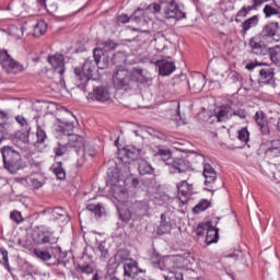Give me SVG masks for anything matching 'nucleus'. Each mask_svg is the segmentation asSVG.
Masks as SVG:
<instances>
[{
    "label": "nucleus",
    "instance_id": "28",
    "mask_svg": "<svg viewBox=\"0 0 280 280\" xmlns=\"http://www.w3.org/2000/svg\"><path fill=\"white\" fill-rule=\"evenodd\" d=\"M233 107L231 105H221L219 112L215 114L218 121H224V119H229L231 117Z\"/></svg>",
    "mask_w": 280,
    "mask_h": 280
},
{
    "label": "nucleus",
    "instance_id": "20",
    "mask_svg": "<svg viewBox=\"0 0 280 280\" xmlns=\"http://www.w3.org/2000/svg\"><path fill=\"white\" fill-rule=\"evenodd\" d=\"M140 211H141V202L136 201L130 206L129 210L121 209V210H118V213L122 222H130V220L132 219V213H139Z\"/></svg>",
    "mask_w": 280,
    "mask_h": 280
},
{
    "label": "nucleus",
    "instance_id": "47",
    "mask_svg": "<svg viewBox=\"0 0 280 280\" xmlns=\"http://www.w3.org/2000/svg\"><path fill=\"white\" fill-rule=\"evenodd\" d=\"M0 253L2 255L3 266H4L5 270H8V272H12V268L10 267V260L8 258V250L5 248L1 247Z\"/></svg>",
    "mask_w": 280,
    "mask_h": 280
},
{
    "label": "nucleus",
    "instance_id": "44",
    "mask_svg": "<svg viewBox=\"0 0 280 280\" xmlns=\"http://www.w3.org/2000/svg\"><path fill=\"white\" fill-rule=\"evenodd\" d=\"M238 141H242L243 143H248L250 140V132H248V128L243 127L237 135Z\"/></svg>",
    "mask_w": 280,
    "mask_h": 280
},
{
    "label": "nucleus",
    "instance_id": "6",
    "mask_svg": "<svg viewBox=\"0 0 280 280\" xmlns=\"http://www.w3.org/2000/svg\"><path fill=\"white\" fill-rule=\"evenodd\" d=\"M258 35H260L265 40H267V43H279L280 42L279 22L266 23Z\"/></svg>",
    "mask_w": 280,
    "mask_h": 280
},
{
    "label": "nucleus",
    "instance_id": "29",
    "mask_svg": "<svg viewBox=\"0 0 280 280\" xmlns=\"http://www.w3.org/2000/svg\"><path fill=\"white\" fill-rule=\"evenodd\" d=\"M15 121L21 126L25 137H30V132H32V127L27 122V119H25L23 115H18L15 116Z\"/></svg>",
    "mask_w": 280,
    "mask_h": 280
},
{
    "label": "nucleus",
    "instance_id": "63",
    "mask_svg": "<svg viewBox=\"0 0 280 280\" xmlns=\"http://www.w3.org/2000/svg\"><path fill=\"white\" fill-rule=\"evenodd\" d=\"M82 165H84V159H82L81 161L77 162V167H82Z\"/></svg>",
    "mask_w": 280,
    "mask_h": 280
},
{
    "label": "nucleus",
    "instance_id": "40",
    "mask_svg": "<svg viewBox=\"0 0 280 280\" xmlns=\"http://www.w3.org/2000/svg\"><path fill=\"white\" fill-rule=\"evenodd\" d=\"M68 150L70 149L67 143L57 142V145L54 148L55 156H65Z\"/></svg>",
    "mask_w": 280,
    "mask_h": 280
},
{
    "label": "nucleus",
    "instance_id": "7",
    "mask_svg": "<svg viewBox=\"0 0 280 280\" xmlns=\"http://www.w3.org/2000/svg\"><path fill=\"white\" fill-rule=\"evenodd\" d=\"M1 62H2L3 69H5L8 73H21L24 69L21 62L14 60L10 56V54H8V50H4L1 54Z\"/></svg>",
    "mask_w": 280,
    "mask_h": 280
},
{
    "label": "nucleus",
    "instance_id": "2",
    "mask_svg": "<svg viewBox=\"0 0 280 280\" xmlns=\"http://www.w3.org/2000/svg\"><path fill=\"white\" fill-rule=\"evenodd\" d=\"M211 221L201 222L198 224V226L195 230V233L198 237H205L206 233V244L207 246H211V244H218V241L220 240V229L215 228L218 226V221L220 218H214Z\"/></svg>",
    "mask_w": 280,
    "mask_h": 280
},
{
    "label": "nucleus",
    "instance_id": "53",
    "mask_svg": "<svg viewBox=\"0 0 280 280\" xmlns=\"http://www.w3.org/2000/svg\"><path fill=\"white\" fill-rule=\"evenodd\" d=\"M38 237L39 244H51V235L45 234V232H40Z\"/></svg>",
    "mask_w": 280,
    "mask_h": 280
},
{
    "label": "nucleus",
    "instance_id": "11",
    "mask_svg": "<svg viewBox=\"0 0 280 280\" xmlns=\"http://www.w3.org/2000/svg\"><path fill=\"white\" fill-rule=\"evenodd\" d=\"M68 118H58L57 120L61 122V125H58L56 128L57 132H61V135H65V137H69V135H72L71 131L75 128V125L73 121H75V116L71 114V112L66 110Z\"/></svg>",
    "mask_w": 280,
    "mask_h": 280
},
{
    "label": "nucleus",
    "instance_id": "35",
    "mask_svg": "<svg viewBox=\"0 0 280 280\" xmlns=\"http://www.w3.org/2000/svg\"><path fill=\"white\" fill-rule=\"evenodd\" d=\"M38 5L43 8L44 10H47V12H54V10H58V5L54 0H37Z\"/></svg>",
    "mask_w": 280,
    "mask_h": 280
},
{
    "label": "nucleus",
    "instance_id": "60",
    "mask_svg": "<svg viewBox=\"0 0 280 280\" xmlns=\"http://www.w3.org/2000/svg\"><path fill=\"white\" fill-rule=\"evenodd\" d=\"M31 185L34 187V189H40V187H43V182L36 178H31Z\"/></svg>",
    "mask_w": 280,
    "mask_h": 280
},
{
    "label": "nucleus",
    "instance_id": "64",
    "mask_svg": "<svg viewBox=\"0 0 280 280\" xmlns=\"http://www.w3.org/2000/svg\"><path fill=\"white\" fill-rule=\"evenodd\" d=\"M141 280H155L153 277H150V276H144L142 277Z\"/></svg>",
    "mask_w": 280,
    "mask_h": 280
},
{
    "label": "nucleus",
    "instance_id": "10",
    "mask_svg": "<svg viewBox=\"0 0 280 280\" xmlns=\"http://www.w3.org/2000/svg\"><path fill=\"white\" fill-rule=\"evenodd\" d=\"M109 194H112L113 198L116 199L117 202H126V200H128V188L119 184L117 174L114 175V184L110 187Z\"/></svg>",
    "mask_w": 280,
    "mask_h": 280
},
{
    "label": "nucleus",
    "instance_id": "32",
    "mask_svg": "<svg viewBox=\"0 0 280 280\" xmlns=\"http://www.w3.org/2000/svg\"><path fill=\"white\" fill-rule=\"evenodd\" d=\"M125 159H129V161H137L139 159L140 151L135 147H126L124 148Z\"/></svg>",
    "mask_w": 280,
    "mask_h": 280
},
{
    "label": "nucleus",
    "instance_id": "57",
    "mask_svg": "<svg viewBox=\"0 0 280 280\" xmlns=\"http://www.w3.org/2000/svg\"><path fill=\"white\" fill-rule=\"evenodd\" d=\"M225 257H228L230 259H234L235 261H237V259H242L243 254H242L241 250H234L232 254L225 255Z\"/></svg>",
    "mask_w": 280,
    "mask_h": 280
},
{
    "label": "nucleus",
    "instance_id": "34",
    "mask_svg": "<svg viewBox=\"0 0 280 280\" xmlns=\"http://www.w3.org/2000/svg\"><path fill=\"white\" fill-rule=\"evenodd\" d=\"M151 264H152V266H153V268H158L159 270H162V271H167V270H170L168 268H167V266L165 265V261H163L162 259H161V256L160 255H156V256H152V258H151Z\"/></svg>",
    "mask_w": 280,
    "mask_h": 280
},
{
    "label": "nucleus",
    "instance_id": "45",
    "mask_svg": "<svg viewBox=\"0 0 280 280\" xmlns=\"http://www.w3.org/2000/svg\"><path fill=\"white\" fill-rule=\"evenodd\" d=\"M172 231V224L170 222H161L158 226V235H165Z\"/></svg>",
    "mask_w": 280,
    "mask_h": 280
},
{
    "label": "nucleus",
    "instance_id": "33",
    "mask_svg": "<svg viewBox=\"0 0 280 280\" xmlns=\"http://www.w3.org/2000/svg\"><path fill=\"white\" fill-rule=\"evenodd\" d=\"M36 143L38 144L45 143V141L48 139L47 131H45V128L38 124L36 125Z\"/></svg>",
    "mask_w": 280,
    "mask_h": 280
},
{
    "label": "nucleus",
    "instance_id": "18",
    "mask_svg": "<svg viewBox=\"0 0 280 280\" xmlns=\"http://www.w3.org/2000/svg\"><path fill=\"white\" fill-rule=\"evenodd\" d=\"M68 138V148L74 150L77 154H80V150H84V137L75 133H70Z\"/></svg>",
    "mask_w": 280,
    "mask_h": 280
},
{
    "label": "nucleus",
    "instance_id": "42",
    "mask_svg": "<svg viewBox=\"0 0 280 280\" xmlns=\"http://www.w3.org/2000/svg\"><path fill=\"white\" fill-rule=\"evenodd\" d=\"M155 156H161L162 161H170L172 158V151H170L167 148L159 147Z\"/></svg>",
    "mask_w": 280,
    "mask_h": 280
},
{
    "label": "nucleus",
    "instance_id": "15",
    "mask_svg": "<svg viewBox=\"0 0 280 280\" xmlns=\"http://www.w3.org/2000/svg\"><path fill=\"white\" fill-rule=\"evenodd\" d=\"M93 58L98 69H108V67L110 66V59H108V54L104 52V49L102 48H95L93 50Z\"/></svg>",
    "mask_w": 280,
    "mask_h": 280
},
{
    "label": "nucleus",
    "instance_id": "22",
    "mask_svg": "<svg viewBox=\"0 0 280 280\" xmlns=\"http://www.w3.org/2000/svg\"><path fill=\"white\" fill-rule=\"evenodd\" d=\"M202 174H203V177L206 178L205 180L206 187H213V183L218 180V173L215 172V168H213L211 164H205Z\"/></svg>",
    "mask_w": 280,
    "mask_h": 280
},
{
    "label": "nucleus",
    "instance_id": "54",
    "mask_svg": "<svg viewBox=\"0 0 280 280\" xmlns=\"http://www.w3.org/2000/svg\"><path fill=\"white\" fill-rule=\"evenodd\" d=\"M106 51H113V49H117V43L113 39H108L103 43Z\"/></svg>",
    "mask_w": 280,
    "mask_h": 280
},
{
    "label": "nucleus",
    "instance_id": "46",
    "mask_svg": "<svg viewBox=\"0 0 280 280\" xmlns=\"http://www.w3.org/2000/svg\"><path fill=\"white\" fill-rule=\"evenodd\" d=\"M262 12H264L266 19H270V16H275V15L279 14V10H277V8H275L270 4H266L265 8L262 9Z\"/></svg>",
    "mask_w": 280,
    "mask_h": 280
},
{
    "label": "nucleus",
    "instance_id": "61",
    "mask_svg": "<svg viewBox=\"0 0 280 280\" xmlns=\"http://www.w3.org/2000/svg\"><path fill=\"white\" fill-rule=\"evenodd\" d=\"M7 119H8V116L5 115V113H0V126H3Z\"/></svg>",
    "mask_w": 280,
    "mask_h": 280
},
{
    "label": "nucleus",
    "instance_id": "8",
    "mask_svg": "<svg viewBox=\"0 0 280 280\" xmlns=\"http://www.w3.org/2000/svg\"><path fill=\"white\" fill-rule=\"evenodd\" d=\"M264 40L266 39L259 34L252 37L248 43L250 52L255 56H266L268 54V46H266V43Z\"/></svg>",
    "mask_w": 280,
    "mask_h": 280
},
{
    "label": "nucleus",
    "instance_id": "27",
    "mask_svg": "<svg viewBox=\"0 0 280 280\" xmlns=\"http://www.w3.org/2000/svg\"><path fill=\"white\" fill-rule=\"evenodd\" d=\"M94 97L97 102H108L110 100V92H108V89L100 86L94 90Z\"/></svg>",
    "mask_w": 280,
    "mask_h": 280
},
{
    "label": "nucleus",
    "instance_id": "59",
    "mask_svg": "<svg viewBox=\"0 0 280 280\" xmlns=\"http://www.w3.org/2000/svg\"><path fill=\"white\" fill-rule=\"evenodd\" d=\"M83 156H95L97 154V150L95 148H86L82 151Z\"/></svg>",
    "mask_w": 280,
    "mask_h": 280
},
{
    "label": "nucleus",
    "instance_id": "4",
    "mask_svg": "<svg viewBox=\"0 0 280 280\" xmlns=\"http://www.w3.org/2000/svg\"><path fill=\"white\" fill-rule=\"evenodd\" d=\"M96 67L95 61L86 59L82 68H74V80L79 89L86 91V84H89V80L93 78Z\"/></svg>",
    "mask_w": 280,
    "mask_h": 280
},
{
    "label": "nucleus",
    "instance_id": "3",
    "mask_svg": "<svg viewBox=\"0 0 280 280\" xmlns=\"http://www.w3.org/2000/svg\"><path fill=\"white\" fill-rule=\"evenodd\" d=\"M2 161L5 170L11 174H16L19 170H23V159L21 153L12 145H4L1 148Z\"/></svg>",
    "mask_w": 280,
    "mask_h": 280
},
{
    "label": "nucleus",
    "instance_id": "51",
    "mask_svg": "<svg viewBox=\"0 0 280 280\" xmlns=\"http://www.w3.org/2000/svg\"><path fill=\"white\" fill-rule=\"evenodd\" d=\"M172 276H164L165 280H185L183 272L180 271H171Z\"/></svg>",
    "mask_w": 280,
    "mask_h": 280
},
{
    "label": "nucleus",
    "instance_id": "39",
    "mask_svg": "<svg viewBox=\"0 0 280 280\" xmlns=\"http://www.w3.org/2000/svg\"><path fill=\"white\" fill-rule=\"evenodd\" d=\"M211 207V201L207 199H201L196 207H194L192 211L195 213H202V211H207Z\"/></svg>",
    "mask_w": 280,
    "mask_h": 280
},
{
    "label": "nucleus",
    "instance_id": "38",
    "mask_svg": "<svg viewBox=\"0 0 280 280\" xmlns=\"http://www.w3.org/2000/svg\"><path fill=\"white\" fill-rule=\"evenodd\" d=\"M268 54H269L271 62H275V65H277V62L280 61V46L279 45H277L272 48H268Z\"/></svg>",
    "mask_w": 280,
    "mask_h": 280
},
{
    "label": "nucleus",
    "instance_id": "41",
    "mask_svg": "<svg viewBox=\"0 0 280 280\" xmlns=\"http://www.w3.org/2000/svg\"><path fill=\"white\" fill-rule=\"evenodd\" d=\"M159 60L156 59V54L154 52H143L141 62L147 65H155Z\"/></svg>",
    "mask_w": 280,
    "mask_h": 280
},
{
    "label": "nucleus",
    "instance_id": "16",
    "mask_svg": "<svg viewBox=\"0 0 280 280\" xmlns=\"http://www.w3.org/2000/svg\"><path fill=\"white\" fill-rule=\"evenodd\" d=\"M60 247L49 246L46 248L37 247L33 250V254L39 261H49L54 257V253H59Z\"/></svg>",
    "mask_w": 280,
    "mask_h": 280
},
{
    "label": "nucleus",
    "instance_id": "36",
    "mask_svg": "<svg viewBox=\"0 0 280 280\" xmlns=\"http://www.w3.org/2000/svg\"><path fill=\"white\" fill-rule=\"evenodd\" d=\"M126 54L118 51L116 54H114L113 58H112V62L113 65H116V69H118V67H124L121 65H126Z\"/></svg>",
    "mask_w": 280,
    "mask_h": 280
},
{
    "label": "nucleus",
    "instance_id": "48",
    "mask_svg": "<svg viewBox=\"0 0 280 280\" xmlns=\"http://www.w3.org/2000/svg\"><path fill=\"white\" fill-rule=\"evenodd\" d=\"M184 187H186V189H189V184L187 183V180H182L179 184H177L178 194L184 198H187V190Z\"/></svg>",
    "mask_w": 280,
    "mask_h": 280
},
{
    "label": "nucleus",
    "instance_id": "58",
    "mask_svg": "<svg viewBox=\"0 0 280 280\" xmlns=\"http://www.w3.org/2000/svg\"><path fill=\"white\" fill-rule=\"evenodd\" d=\"M154 80V78H152V75H144L142 74L141 78V84H145V86H152V81Z\"/></svg>",
    "mask_w": 280,
    "mask_h": 280
},
{
    "label": "nucleus",
    "instance_id": "26",
    "mask_svg": "<svg viewBox=\"0 0 280 280\" xmlns=\"http://www.w3.org/2000/svg\"><path fill=\"white\" fill-rule=\"evenodd\" d=\"M188 86L194 91V93H200L205 89V78L194 77L188 80Z\"/></svg>",
    "mask_w": 280,
    "mask_h": 280
},
{
    "label": "nucleus",
    "instance_id": "12",
    "mask_svg": "<svg viewBox=\"0 0 280 280\" xmlns=\"http://www.w3.org/2000/svg\"><path fill=\"white\" fill-rule=\"evenodd\" d=\"M254 121L262 137L270 135V126L268 124V115L264 110H258L254 115Z\"/></svg>",
    "mask_w": 280,
    "mask_h": 280
},
{
    "label": "nucleus",
    "instance_id": "55",
    "mask_svg": "<svg viewBox=\"0 0 280 280\" xmlns=\"http://www.w3.org/2000/svg\"><path fill=\"white\" fill-rule=\"evenodd\" d=\"M10 218L11 220H13V222H16L18 224H21V222H23V217L19 211L11 212Z\"/></svg>",
    "mask_w": 280,
    "mask_h": 280
},
{
    "label": "nucleus",
    "instance_id": "30",
    "mask_svg": "<svg viewBox=\"0 0 280 280\" xmlns=\"http://www.w3.org/2000/svg\"><path fill=\"white\" fill-rule=\"evenodd\" d=\"M8 10H11L14 16H21V14H23V10L24 12H27V10H30V7H27V4L25 3L16 5L14 2H11L8 7Z\"/></svg>",
    "mask_w": 280,
    "mask_h": 280
},
{
    "label": "nucleus",
    "instance_id": "50",
    "mask_svg": "<svg viewBox=\"0 0 280 280\" xmlns=\"http://www.w3.org/2000/svg\"><path fill=\"white\" fill-rule=\"evenodd\" d=\"M230 117H240L241 119H246V117H247L246 109H244V108L233 109L232 108V114L230 115Z\"/></svg>",
    "mask_w": 280,
    "mask_h": 280
},
{
    "label": "nucleus",
    "instance_id": "37",
    "mask_svg": "<svg viewBox=\"0 0 280 280\" xmlns=\"http://www.w3.org/2000/svg\"><path fill=\"white\" fill-rule=\"evenodd\" d=\"M47 32V23L45 21H39L35 26L33 31V36L36 38H39V36H43Z\"/></svg>",
    "mask_w": 280,
    "mask_h": 280
},
{
    "label": "nucleus",
    "instance_id": "23",
    "mask_svg": "<svg viewBox=\"0 0 280 280\" xmlns=\"http://www.w3.org/2000/svg\"><path fill=\"white\" fill-rule=\"evenodd\" d=\"M124 271L125 277H131V279H137L139 272H141V269H139L137 261L128 260L124 264Z\"/></svg>",
    "mask_w": 280,
    "mask_h": 280
},
{
    "label": "nucleus",
    "instance_id": "24",
    "mask_svg": "<svg viewBox=\"0 0 280 280\" xmlns=\"http://www.w3.org/2000/svg\"><path fill=\"white\" fill-rule=\"evenodd\" d=\"M257 25H259V15H253V16L248 18L241 24V27H242L241 34L243 36H246V34H248L249 30H253V27H257Z\"/></svg>",
    "mask_w": 280,
    "mask_h": 280
},
{
    "label": "nucleus",
    "instance_id": "31",
    "mask_svg": "<svg viewBox=\"0 0 280 280\" xmlns=\"http://www.w3.org/2000/svg\"><path fill=\"white\" fill-rule=\"evenodd\" d=\"M52 172L58 180H65L67 178V172H65V168L62 167V162H56L52 165Z\"/></svg>",
    "mask_w": 280,
    "mask_h": 280
},
{
    "label": "nucleus",
    "instance_id": "43",
    "mask_svg": "<svg viewBox=\"0 0 280 280\" xmlns=\"http://www.w3.org/2000/svg\"><path fill=\"white\" fill-rule=\"evenodd\" d=\"M141 167V176H145V174H149L150 176L154 175V167H152V164L148 163V161L142 160Z\"/></svg>",
    "mask_w": 280,
    "mask_h": 280
},
{
    "label": "nucleus",
    "instance_id": "49",
    "mask_svg": "<svg viewBox=\"0 0 280 280\" xmlns=\"http://www.w3.org/2000/svg\"><path fill=\"white\" fill-rule=\"evenodd\" d=\"M88 211L95 213V215H102V205L90 203L86 206Z\"/></svg>",
    "mask_w": 280,
    "mask_h": 280
},
{
    "label": "nucleus",
    "instance_id": "21",
    "mask_svg": "<svg viewBox=\"0 0 280 280\" xmlns=\"http://www.w3.org/2000/svg\"><path fill=\"white\" fill-rule=\"evenodd\" d=\"M42 213H48V215H52L54 220H59L60 222H69V214L67 213V210L62 207H56V208H48Z\"/></svg>",
    "mask_w": 280,
    "mask_h": 280
},
{
    "label": "nucleus",
    "instance_id": "19",
    "mask_svg": "<svg viewBox=\"0 0 280 280\" xmlns=\"http://www.w3.org/2000/svg\"><path fill=\"white\" fill-rule=\"evenodd\" d=\"M155 67L159 69L160 75H172L176 71V65L167 59H161L155 61Z\"/></svg>",
    "mask_w": 280,
    "mask_h": 280
},
{
    "label": "nucleus",
    "instance_id": "17",
    "mask_svg": "<svg viewBox=\"0 0 280 280\" xmlns=\"http://www.w3.org/2000/svg\"><path fill=\"white\" fill-rule=\"evenodd\" d=\"M48 62L51 65L54 71L59 75H65V56L56 54L48 57Z\"/></svg>",
    "mask_w": 280,
    "mask_h": 280
},
{
    "label": "nucleus",
    "instance_id": "62",
    "mask_svg": "<svg viewBox=\"0 0 280 280\" xmlns=\"http://www.w3.org/2000/svg\"><path fill=\"white\" fill-rule=\"evenodd\" d=\"M161 222H167V217L165 215V213L161 214Z\"/></svg>",
    "mask_w": 280,
    "mask_h": 280
},
{
    "label": "nucleus",
    "instance_id": "1",
    "mask_svg": "<svg viewBox=\"0 0 280 280\" xmlns=\"http://www.w3.org/2000/svg\"><path fill=\"white\" fill-rule=\"evenodd\" d=\"M113 84L116 91H135L141 86V70L132 68L130 71L125 67H118L113 74Z\"/></svg>",
    "mask_w": 280,
    "mask_h": 280
},
{
    "label": "nucleus",
    "instance_id": "9",
    "mask_svg": "<svg viewBox=\"0 0 280 280\" xmlns=\"http://www.w3.org/2000/svg\"><path fill=\"white\" fill-rule=\"evenodd\" d=\"M164 15L165 19H174L175 21H183V19H187V14L180 11L176 0L165 2Z\"/></svg>",
    "mask_w": 280,
    "mask_h": 280
},
{
    "label": "nucleus",
    "instance_id": "25",
    "mask_svg": "<svg viewBox=\"0 0 280 280\" xmlns=\"http://www.w3.org/2000/svg\"><path fill=\"white\" fill-rule=\"evenodd\" d=\"M141 12V8H138L130 16L128 14H120L117 16L118 23H141V15L139 14Z\"/></svg>",
    "mask_w": 280,
    "mask_h": 280
},
{
    "label": "nucleus",
    "instance_id": "14",
    "mask_svg": "<svg viewBox=\"0 0 280 280\" xmlns=\"http://www.w3.org/2000/svg\"><path fill=\"white\" fill-rule=\"evenodd\" d=\"M168 167L170 174H187V172H191V164L185 159H176L170 162Z\"/></svg>",
    "mask_w": 280,
    "mask_h": 280
},
{
    "label": "nucleus",
    "instance_id": "52",
    "mask_svg": "<svg viewBox=\"0 0 280 280\" xmlns=\"http://www.w3.org/2000/svg\"><path fill=\"white\" fill-rule=\"evenodd\" d=\"M167 40H165V38H160L156 40V44H155V49L158 51H163L165 49H167Z\"/></svg>",
    "mask_w": 280,
    "mask_h": 280
},
{
    "label": "nucleus",
    "instance_id": "5",
    "mask_svg": "<svg viewBox=\"0 0 280 280\" xmlns=\"http://www.w3.org/2000/svg\"><path fill=\"white\" fill-rule=\"evenodd\" d=\"M256 67H264L258 70V83L260 86H266V84H273L275 68L266 65V62L252 61L245 66V69H247V71H253Z\"/></svg>",
    "mask_w": 280,
    "mask_h": 280
},
{
    "label": "nucleus",
    "instance_id": "13",
    "mask_svg": "<svg viewBox=\"0 0 280 280\" xmlns=\"http://www.w3.org/2000/svg\"><path fill=\"white\" fill-rule=\"evenodd\" d=\"M268 0H252V5H244L242 7L236 15H235V23H242V20L240 19H246L253 12L254 10H259L264 3H266Z\"/></svg>",
    "mask_w": 280,
    "mask_h": 280
},
{
    "label": "nucleus",
    "instance_id": "56",
    "mask_svg": "<svg viewBox=\"0 0 280 280\" xmlns=\"http://www.w3.org/2000/svg\"><path fill=\"white\" fill-rule=\"evenodd\" d=\"M147 10H149V12H151L152 14H159V12H161V4L151 3L148 5Z\"/></svg>",
    "mask_w": 280,
    "mask_h": 280
}]
</instances>
